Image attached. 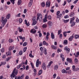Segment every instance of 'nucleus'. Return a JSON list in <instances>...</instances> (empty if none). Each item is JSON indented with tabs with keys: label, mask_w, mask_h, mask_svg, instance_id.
I'll use <instances>...</instances> for the list:
<instances>
[{
	"label": "nucleus",
	"mask_w": 79,
	"mask_h": 79,
	"mask_svg": "<svg viewBox=\"0 0 79 79\" xmlns=\"http://www.w3.org/2000/svg\"><path fill=\"white\" fill-rule=\"evenodd\" d=\"M7 19L5 18V17H2V19H1V23H2L1 24V26L2 27H4L6 23L7 22Z\"/></svg>",
	"instance_id": "obj_1"
},
{
	"label": "nucleus",
	"mask_w": 79,
	"mask_h": 79,
	"mask_svg": "<svg viewBox=\"0 0 79 79\" xmlns=\"http://www.w3.org/2000/svg\"><path fill=\"white\" fill-rule=\"evenodd\" d=\"M14 41V40L11 39H10L9 40V43H11L12 42H13Z\"/></svg>",
	"instance_id": "obj_37"
},
{
	"label": "nucleus",
	"mask_w": 79,
	"mask_h": 79,
	"mask_svg": "<svg viewBox=\"0 0 79 79\" xmlns=\"http://www.w3.org/2000/svg\"><path fill=\"white\" fill-rule=\"evenodd\" d=\"M49 35H50V33H49V32H47L46 34V39H47V40H48V36H49Z\"/></svg>",
	"instance_id": "obj_19"
},
{
	"label": "nucleus",
	"mask_w": 79,
	"mask_h": 79,
	"mask_svg": "<svg viewBox=\"0 0 79 79\" xmlns=\"http://www.w3.org/2000/svg\"><path fill=\"white\" fill-rule=\"evenodd\" d=\"M52 63H53V61H51L48 64V68L50 67V66H51V64H52Z\"/></svg>",
	"instance_id": "obj_29"
},
{
	"label": "nucleus",
	"mask_w": 79,
	"mask_h": 79,
	"mask_svg": "<svg viewBox=\"0 0 79 79\" xmlns=\"http://www.w3.org/2000/svg\"><path fill=\"white\" fill-rule=\"evenodd\" d=\"M47 27V25L46 24H44L43 25L42 27L43 28H46Z\"/></svg>",
	"instance_id": "obj_34"
},
{
	"label": "nucleus",
	"mask_w": 79,
	"mask_h": 79,
	"mask_svg": "<svg viewBox=\"0 0 79 79\" xmlns=\"http://www.w3.org/2000/svg\"><path fill=\"white\" fill-rule=\"evenodd\" d=\"M58 68V66L57 65H56L54 66V70H56Z\"/></svg>",
	"instance_id": "obj_24"
},
{
	"label": "nucleus",
	"mask_w": 79,
	"mask_h": 79,
	"mask_svg": "<svg viewBox=\"0 0 79 79\" xmlns=\"http://www.w3.org/2000/svg\"><path fill=\"white\" fill-rule=\"evenodd\" d=\"M43 44L44 45H45L46 46H48V43L46 42L45 41H44L43 42Z\"/></svg>",
	"instance_id": "obj_18"
},
{
	"label": "nucleus",
	"mask_w": 79,
	"mask_h": 79,
	"mask_svg": "<svg viewBox=\"0 0 79 79\" xmlns=\"http://www.w3.org/2000/svg\"><path fill=\"white\" fill-rule=\"evenodd\" d=\"M67 73H68V74H70L71 73V70H69V71H68L67 72Z\"/></svg>",
	"instance_id": "obj_58"
},
{
	"label": "nucleus",
	"mask_w": 79,
	"mask_h": 79,
	"mask_svg": "<svg viewBox=\"0 0 79 79\" xmlns=\"http://www.w3.org/2000/svg\"><path fill=\"white\" fill-rule=\"evenodd\" d=\"M18 69H16V68H14L11 75V78L15 77V75H17L18 74Z\"/></svg>",
	"instance_id": "obj_2"
},
{
	"label": "nucleus",
	"mask_w": 79,
	"mask_h": 79,
	"mask_svg": "<svg viewBox=\"0 0 79 79\" xmlns=\"http://www.w3.org/2000/svg\"><path fill=\"white\" fill-rule=\"evenodd\" d=\"M37 20L39 21H42V15L41 14L38 13L37 15Z\"/></svg>",
	"instance_id": "obj_3"
},
{
	"label": "nucleus",
	"mask_w": 79,
	"mask_h": 79,
	"mask_svg": "<svg viewBox=\"0 0 79 79\" xmlns=\"http://www.w3.org/2000/svg\"><path fill=\"white\" fill-rule=\"evenodd\" d=\"M64 45H66L68 44V40H65L64 41Z\"/></svg>",
	"instance_id": "obj_36"
},
{
	"label": "nucleus",
	"mask_w": 79,
	"mask_h": 79,
	"mask_svg": "<svg viewBox=\"0 0 79 79\" xmlns=\"http://www.w3.org/2000/svg\"><path fill=\"white\" fill-rule=\"evenodd\" d=\"M1 52L2 53H3L5 52V49H4V48H3L1 49Z\"/></svg>",
	"instance_id": "obj_35"
},
{
	"label": "nucleus",
	"mask_w": 79,
	"mask_h": 79,
	"mask_svg": "<svg viewBox=\"0 0 79 79\" xmlns=\"http://www.w3.org/2000/svg\"><path fill=\"white\" fill-rule=\"evenodd\" d=\"M79 70V69L78 68H76L75 69V71H77Z\"/></svg>",
	"instance_id": "obj_59"
},
{
	"label": "nucleus",
	"mask_w": 79,
	"mask_h": 79,
	"mask_svg": "<svg viewBox=\"0 0 79 79\" xmlns=\"http://www.w3.org/2000/svg\"><path fill=\"white\" fill-rule=\"evenodd\" d=\"M74 15V13H72L71 14H70V17H72V16H73Z\"/></svg>",
	"instance_id": "obj_41"
},
{
	"label": "nucleus",
	"mask_w": 79,
	"mask_h": 79,
	"mask_svg": "<svg viewBox=\"0 0 79 79\" xmlns=\"http://www.w3.org/2000/svg\"><path fill=\"white\" fill-rule=\"evenodd\" d=\"M69 19L67 20H66L64 19L63 20V21H64V23H68V22H69Z\"/></svg>",
	"instance_id": "obj_27"
},
{
	"label": "nucleus",
	"mask_w": 79,
	"mask_h": 79,
	"mask_svg": "<svg viewBox=\"0 0 79 79\" xmlns=\"http://www.w3.org/2000/svg\"><path fill=\"white\" fill-rule=\"evenodd\" d=\"M56 74L55 73L53 75V78H55V77H56Z\"/></svg>",
	"instance_id": "obj_61"
},
{
	"label": "nucleus",
	"mask_w": 79,
	"mask_h": 79,
	"mask_svg": "<svg viewBox=\"0 0 79 79\" xmlns=\"http://www.w3.org/2000/svg\"><path fill=\"white\" fill-rule=\"evenodd\" d=\"M64 50L66 51L67 53H68L70 52V49L68 48L67 46H66L64 48Z\"/></svg>",
	"instance_id": "obj_7"
},
{
	"label": "nucleus",
	"mask_w": 79,
	"mask_h": 79,
	"mask_svg": "<svg viewBox=\"0 0 79 79\" xmlns=\"http://www.w3.org/2000/svg\"><path fill=\"white\" fill-rule=\"evenodd\" d=\"M48 26H50V27L52 26V25H53V22L52 21H49L48 22Z\"/></svg>",
	"instance_id": "obj_11"
},
{
	"label": "nucleus",
	"mask_w": 79,
	"mask_h": 79,
	"mask_svg": "<svg viewBox=\"0 0 79 79\" xmlns=\"http://www.w3.org/2000/svg\"><path fill=\"white\" fill-rule=\"evenodd\" d=\"M48 19H49V20H50L52 19V17L50 15H48Z\"/></svg>",
	"instance_id": "obj_47"
},
{
	"label": "nucleus",
	"mask_w": 79,
	"mask_h": 79,
	"mask_svg": "<svg viewBox=\"0 0 79 79\" xmlns=\"http://www.w3.org/2000/svg\"><path fill=\"white\" fill-rule=\"evenodd\" d=\"M66 60L67 61H68L69 63H71V64H73V62L72 61V59L67 58Z\"/></svg>",
	"instance_id": "obj_10"
},
{
	"label": "nucleus",
	"mask_w": 79,
	"mask_h": 79,
	"mask_svg": "<svg viewBox=\"0 0 79 79\" xmlns=\"http://www.w3.org/2000/svg\"><path fill=\"white\" fill-rule=\"evenodd\" d=\"M75 63H78V60L77 58L75 59Z\"/></svg>",
	"instance_id": "obj_43"
},
{
	"label": "nucleus",
	"mask_w": 79,
	"mask_h": 79,
	"mask_svg": "<svg viewBox=\"0 0 79 79\" xmlns=\"http://www.w3.org/2000/svg\"><path fill=\"white\" fill-rule=\"evenodd\" d=\"M74 34H73V35L70 36L69 38V41H72L73 40V39H74Z\"/></svg>",
	"instance_id": "obj_9"
},
{
	"label": "nucleus",
	"mask_w": 79,
	"mask_h": 79,
	"mask_svg": "<svg viewBox=\"0 0 79 79\" xmlns=\"http://www.w3.org/2000/svg\"><path fill=\"white\" fill-rule=\"evenodd\" d=\"M45 5V3L44 2H43L41 3V6L42 7H44Z\"/></svg>",
	"instance_id": "obj_31"
},
{
	"label": "nucleus",
	"mask_w": 79,
	"mask_h": 79,
	"mask_svg": "<svg viewBox=\"0 0 79 79\" xmlns=\"http://www.w3.org/2000/svg\"><path fill=\"white\" fill-rule=\"evenodd\" d=\"M14 48H15V47L14 46H10L9 48V51H11V50H13Z\"/></svg>",
	"instance_id": "obj_15"
},
{
	"label": "nucleus",
	"mask_w": 79,
	"mask_h": 79,
	"mask_svg": "<svg viewBox=\"0 0 79 79\" xmlns=\"http://www.w3.org/2000/svg\"><path fill=\"white\" fill-rule=\"evenodd\" d=\"M21 2H22L21 0H18V5H21Z\"/></svg>",
	"instance_id": "obj_26"
},
{
	"label": "nucleus",
	"mask_w": 79,
	"mask_h": 79,
	"mask_svg": "<svg viewBox=\"0 0 79 79\" xmlns=\"http://www.w3.org/2000/svg\"><path fill=\"white\" fill-rule=\"evenodd\" d=\"M42 73V70H40L39 72V75H40Z\"/></svg>",
	"instance_id": "obj_40"
},
{
	"label": "nucleus",
	"mask_w": 79,
	"mask_h": 79,
	"mask_svg": "<svg viewBox=\"0 0 79 79\" xmlns=\"http://www.w3.org/2000/svg\"><path fill=\"white\" fill-rule=\"evenodd\" d=\"M73 70V71H75V65H73L72 66Z\"/></svg>",
	"instance_id": "obj_54"
},
{
	"label": "nucleus",
	"mask_w": 79,
	"mask_h": 79,
	"mask_svg": "<svg viewBox=\"0 0 79 79\" xmlns=\"http://www.w3.org/2000/svg\"><path fill=\"white\" fill-rule=\"evenodd\" d=\"M10 1L12 3H13V5H14L15 4V0H10Z\"/></svg>",
	"instance_id": "obj_49"
},
{
	"label": "nucleus",
	"mask_w": 79,
	"mask_h": 79,
	"mask_svg": "<svg viewBox=\"0 0 79 79\" xmlns=\"http://www.w3.org/2000/svg\"><path fill=\"white\" fill-rule=\"evenodd\" d=\"M76 24V22H73V23L71 25V27H73Z\"/></svg>",
	"instance_id": "obj_44"
},
{
	"label": "nucleus",
	"mask_w": 79,
	"mask_h": 79,
	"mask_svg": "<svg viewBox=\"0 0 79 79\" xmlns=\"http://www.w3.org/2000/svg\"><path fill=\"white\" fill-rule=\"evenodd\" d=\"M26 50H27V47H25L23 49V52H26Z\"/></svg>",
	"instance_id": "obj_48"
},
{
	"label": "nucleus",
	"mask_w": 79,
	"mask_h": 79,
	"mask_svg": "<svg viewBox=\"0 0 79 79\" xmlns=\"http://www.w3.org/2000/svg\"><path fill=\"white\" fill-rule=\"evenodd\" d=\"M47 21V19H44L43 20L44 23H46Z\"/></svg>",
	"instance_id": "obj_53"
},
{
	"label": "nucleus",
	"mask_w": 79,
	"mask_h": 79,
	"mask_svg": "<svg viewBox=\"0 0 79 79\" xmlns=\"http://www.w3.org/2000/svg\"><path fill=\"white\" fill-rule=\"evenodd\" d=\"M22 39L23 40V42L25 40V39H26L25 38V37H23L22 38Z\"/></svg>",
	"instance_id": "obj_63"
},
{
	"label": "nucleus",
	"mask_w": 79,
	"mask_h": 79,
	"mask_svg": "<svg viewBox=\"0 0 79 79\" xmlns=\"http://www.w3.org/2000/svg\"><path fill=\"white\" fill-rule=\"evenodd\" d=\"M19 55H23V51L21 50L19 52Z\"/></svg>",
	"instance_id": "obj_46"
},
{
	"label": "nucleus",
	"mask_w": 79,
	"mask_h": 79,
	"mask_svg": "<svg viewBox=\"0 0 79 79\" xmlns=\"http://www.w3.org/2000/svg\"><path fill=\"white\" fill-rule=\"evenodd\" d=\"M33 2V0H30V2L29 3L28 6L29 7H31L32 5V3Z\"/></svg>",
	"instance_id": "obj_14"
},
{
	"label": "nucleus",
	"mask_w": 79,
	"mask_h": 79,
	"mask_svg": "<svg viewBox=\"0 0 79 79\" xmlns=\"http://www.w3.org/2000/svg\"><path fill=\"white\" fill-rule=\"evenodd\" d=\"M51 47L53 49H54V50H56V47H55L53 45H52L51 46Z\"/></svg>",
	"instance_id": "obj_32"
},
{
	"label": "nucleus",
	"mask_w": 79,
	"mask_h": 79,
	"mask_svg": "<svg viewBox=\"0 0 79 79\" xmlns=\"http://www.w3.org/2000/svg\"><path fill=\"white\" fill-rule=\"evenodd\" d=\"M18 29L19 31V32H22V31H23V29L21 28L20 27H18Z\"/></svg>",
	"instance_id": "obj_38"
},
{
	"label": "nucleus",
	"mask_w": 79,
	"mask_h": 79,
	"mask_svg": "<svg viewBox=\"0 0 79 79\" xmlns=\"http://www.w3.org/2000/svg\"><path fill=\"white\" fill-rule=\"evenodd\" d=\"M75 39H77L79 38V35H76L74 36Z\"/></svg>",
	"instance_id": "obj_25"
},
{
	"label": "nucleus",
	"mask_w": 79,
	"mask_h": 79,
	"mask_svg": "<svg viewBox=\"0 0 79 79\" xmlns=\"http://www.w3.org/2000/svg\"><path fill=\"white\" fill-rule=\"evenodd\" d=\"M66 2L65 1H64V3L63 4V6H65V5H66Z\"/></svg>",
	"instance_id": "obj_62"
},
{
	"label": "nucleus",
	"mask_w": 79,
	"mask_h": 79,
	"mask_svg": "<svg viewBox=\"0 0 79 79\" xmlns=\"http://www.w3.org/2000/svg\"><path fill=\"white\" fill-rule=\"evenodd\" d=\"M62 73H66V74H67L68 73V72H67V71H66V70L64 69H63L62 71Z\"/></svg>",
	"instance_id": "obj_28"
},
{
	"label": "nucleus",
	"mask_w": 79,
	"mask_h": 79,
	"mask_svg": "<svg viewBox=\"0 0 79 79\" xmlns=\"http://www.w3.org/2000/svg\"><path fill=\"white\" fill-rule=\"evenodd\" d=\"M66 31H64L63 32V35L65 37L67 36V34Z\"/></svg>",
	"instance_id": "obj_30"
},
{
	"label": "nucleus",
	"mask_w": 79,
	"mask_h": 79,
	"mask_svg": "<svg viewBox=\"0 0 79 79\" xmlns=\"http://www.w3.org/2000/svg\"><path fill=\"white\" fill-rule=\"evenodd\" d=\"M19 22L20 23H21L22 22H23V20L22 19H19Z\"/></svg>",
	"instance_id": "obj_56"
},
{
	"label": "nucleus",
	"mask_w": 79,
	"mask_h": 79,
	"mask_svg": "<svg viewBox=\"0 0 79 79\" xmlns=\"http://www.w3.org/2000/svg\"><path fill=\"white\" fill-rule=\"evenodd\" d=\"M61 16H62V14H61L57 15V18H60V17H61Z\"/></svg>",
	"instance_id": "obj_33"
},
{
	"label": "nucleus",
	"mask_w": 79,
	"mask_h": 79,
	"mask_svg": "<svg viewBox=\"0 0 79 79\" xmlns=\"http://www.w3.org/2000/svg\"><path fill=\"white\" fill-rule=\"evenodd\" d=\"M27 45V42H25L23 44V46L24 47L25 46H26Z\"/></svg>",
	"instance_id": "obj_51"
},
{
	"label": "nucleus",
	"mask_w": 79,
	"mask_h": 79,
	"mask_svg": "<svg viewBox=\"0 0 79 79\" xmlns=\"http://www.w3.org/2000/svg\"><path fill=\"white\" fill-rule=\"evenodd\" d=\"M25 24L27 26H29V25H30L29 24V22H28V23H27V20H25Z\"/></svg>",
	"instance_id": "obj_17"
},
{
	"label": "nucleus",
	"mask_w": 79,
	"mask_h": 79,
	"mask_svg": "<svg viewBox=\"0 0 79 79\" xmlns=\"http://www.w3.org/2000/svg\"><path fill=\"white\" fill-rule=\"evenodd\" d=\"M29 56L30 57H31V58H33L34 56L32 55L31 53H30Z\"/></svg>",
	"instance_id": "obj_45"
},
{
	"label": "nucleus",
	"mask_w": 79,
	"mask_h": 79,
	"mask_svg": "<svg viewBox=\"0 0 79 79\" xmlns=\"http://www.w3.org/2000/svg\"><path fill=\"white\" fill-rule=\"evenodd\" d=\"M43 52L44 55H47V49L46 48H44V49Z\"/></svg>",
	"instance_id": "obj_23"
},
{
	"label": "nucleus",
	"mask_w": 79,
	"mask_h": 79,
	"mask_svg": "<svg viewBox=\"0 0 79 79\" xmlns=\"http://www.w3.org/2000/svg\"><path fill=\"white\" fill-rule=\"evenodd\" d=\"M42 67L43 68L44 70H45L46 69V64L45 63H43V65L42 66Z\"/></svg>",
	"instance_id": "obj_12"
},
{
	"label": "nucleus",
	"mask_w": 79,
	"mask_h": 79,
	"mask_svg": "<svg viewBox=\"0 0 79 79\" xmlns=\"http://www.w3.org/2000/svg\"><path fill=\"white\" fill-rule=\"evenodd\" d=\"M41 64V62L39 61V59H38L36 62V67L38 68L39 67V64Z\"/></svg>",
	"instance_id": "obj_6"
},
{
	"label": "nucleus",
	"mask_w": 79,
	"mask_h": 79,
	"mask_svg": "<svg viewBox=\"0 0 79 79\" xmlns=\"http://www.w3.org/2000/svg\"><path fill=\"white\" fill-rule=\"evenodd\" d=\"M10 14H8L7 15L6 17V19H8L10 18Z\"/></svg>",
	"instance_id": "obj_22"
},
{
	"label": "nucleus",
	"mask_w": 79,
	"mask_h": 79,
	"mask_svg": "<svg viewBox=\"0 0 79 79\" xmlns=\"http://www.w3.org/2000/svg\"><path fill=\"white\" fill-rule=\"evenodd\" d=\"M40 50L41 52H42L43 51V48L42 47H40Z\"/></svg>",
	"instance_id": "obj_64"
},
{
	"label": "nucleus",
	"mask_w": 79,
	"mask_h": 79,
	"mask_svg": "<svg viewBox=\"0 0 79 79\" xmlns=\"http://www.w3.org/2000/svg\"><path fill=\"white\" fill-rule=\"evenodd\" d=\"M31 67H32V68L33 69H34V65L33 64V63H32L31 62Z\"/></svg>",
	"instance_id": "obj_50"
},
{
	"label": "nucleus",
	"mask_w": 79,
	"mask_h": 79,
	"mask_svg": "<svg viewBox=\"0 0 79 79\" xmlns=\"http://www.w3.org/2000/svg\"><path fill=\"white\" fill-rule=\"evenodd\" d=\"M51 37L52 39H55V35L53 33H51Z\"/></svg>",
	"instance_id": "obj_21"
},
{
	"label": "nucleus",
	"mask_w": 79,
	"mask_h": 79,
	"mask_svg": "<svg viewBox=\"0 0 79 79\" xmlns=\"http://www.w3.org/2000/svg\"><path fill=\"white\" fill-rule=\"evenodd\" d=\"M11 58V57H8L6 59V61H8Z\"/></svg>",
	"instance_id": "obj_39"
},
{
	"label": "nucleus",
	"mask_w": 79,
	"mask_h": 79,
	"mask_svg": "<svg viewBox=\"0 0 79 79\" xmlns=\"http://www.w3.org/2000/svg\"><path fill=\"white\" fill-rule=\"evenodd\" d=\"M31 33H32L33 34H35L36 32V30L34 29H31Z\"/></svg>",
	"instance_id": "obj_13"
},
{
	"label": "nucleus",
	"mask_w": 79,
	"mask_h": 79,
	"mask_svg": "<svg viewBox=\"0 0 79 79\" xmlns=\"http://www.w3.org/2000/svg\"><path fill=\"white\" fill-rule=\"evenodd\" d=\"M79 0H75L74 2H73V3H74V4H76V3H77V2H78V1Z\"/></svg>",
	"instance_id": "obj_60"
},
{
	"label": "nucleus",
	"mask_w": 79,
	"mask_h": 79,
	"mask_svg": "<svg viewBox=\"0 0 79 79\" xmlns=\"http://www.w3.org/2000/svg\"><path fill=\"white\" fill-rule=\"evenodd\" d=\"M23 13L25 14H26V13H27V9H24Z\"/></svg>",
	"instance_id": "obj_57"
},
{
	"label": "nucleus",
	"mask_w": 79,
	"mask_h": 79,
	"mask_svg": "<svg viewBox=\"0 0 79 79\" xmlns=\"http://www.w3.org/2000/svg\"><path fill=\"white\" fill-rule=\"evenodd\" d=\"M50 5V2H46V7H49Z\"/></svg>",
	"instance_id": "obj_20"
},
{
	"label": "nucleus",
	"mask_w": 79,
	"mask_h": 79,
	"mask_svg": "<svg viewBox=\"0 0 79 79\" xmlns=\"http://www.w3.org/2000/svg\"><path fill=\"white\" fill-rule=\"evenodd\" d=\"M24 64H25V63H23V62H22V63L20 64L19 65H18L17 66V69H19V68H21V67L23 66V64H24Z\"/></svg>",
	"instance_id": "obj_8"
},
{
	"label": "nucleus",
	"mask_w": 79,
	"mask_h": 79,
	"mask_svg": "<svg viewBox=\"0 0 79 79\" xmlns=\"http://www.w3.org/2000/svg\"><path fill=\"white\" fill-rule=\"evenodd\" d=\"M61 29H60L58 31V35H60V34H61Z\"/></svg>",
	"instance_id": "obj_42"
},
{
	"label": "nucleus",
	"mask_w": 79,
	"mask_h": 79,
	"mask_svg": "<svg viewBox=\"0 0 79 79\" xmlns=\"http://www.w3.org/2000/svg\"><path fill=\"white\" fill-rule=\"evenodd\" d=\"M20 15H21V13H19V14L16 15L15 16H16V17H19L20 16Z\"/></svg>",
	"instance_id": "obj_52"
},
{
	"label": "nucleus",
	"mask_w": 79,
	"mask_h": 79,
	"mask_svg": "<svg viewBox=\"0 0 79 79\" xmlns=\"http://www.w3.org/2000/svg\"><path fill=\"white\" fill-rule=\"evenodd\" d=\"M24 74L22 75L21 76H16L15 79H23L24 78Z\"/></svg>",
	"instance_id": "obj_5"
},
{
	"label": "nucleus",
	"mask_w": 79,
	"mask_h": 79,
	"mask_svg": "<svg viewBox=\"0 0 79 79\" xmlns=\"http://www.w3.org/2000/svg\"><path fill=\"white\" fill-rule=\"evenodd\" d=\"M68 18H69V16L68 15H66L64 16V18H65V19Z\"/></svg>",
	"instance_id": "obj_55"
},
{
	"label": "nucleus",
	"mask_w": 79,
	"mask_h": 79,
	"mask_svg": "<svg viewBox=\"0 0 79 79\" xmlns=\"http://www.w3.org/2000/svg\"><path fill=\"white\" fill-rule=\"evenodd\" d=\"M32 25L33 26H34V25H35L36 24H37V21H36V16H35L32 19Z\"/></svg>",
	"instance_id": "obj_4"
},
{
	"label": "nucleus",
	"mask_w": 79,
	"mask_h": 79,
	"mask_svg": "<svg viewBox=\"0 0 79 79\" xmlns=\"http://www.w3.org/2000/svg\"><path fill=\"white\" fill-rule=\"evenodd\" d=\"M74 19H75V18H74V17L70 19V24H72V23H73V21L74 20Z\"/></svg>",
	"instance_id": "obj_16"
}]
</instances>
